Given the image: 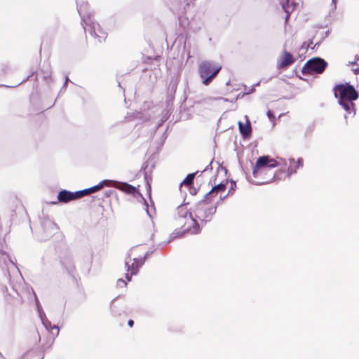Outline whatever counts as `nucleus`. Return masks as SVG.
<instances>
[{
  "label": "nucleus",
  "mask_w": 359,
  "mask_h": 359,
  "mask_svg": "<svg viewBox=\"0 0 359 359\" xmlns=\"http://www.w3.org/2000/svg\"><path fill=\"white\" fill-rule=\"evenodd\" d=\"M215 212V206L208 205L202 201L196 206L194 210L195 217H193L191 213H189V217H187L188 210L187 208L183 205L179 206L177 208L179 217L181 219L183 218L186 219V220L189 222V225L187 226L184 224L183 226V230L181 234L177 232L173 233L172 235H175V237L177 235L181 236L185 233H189L191 234L198 233L199 232V226L196 219L201 222H206L209 219V217L212 215Z\"/></svg>",
  "instance_id": "nucleus-1"
},
{
  "label": "nucleus",
  "mask_w": 359,
  "mask_h": 359,
  "mask_svg": "<svg viewBox=\"0 0 359 359\" xmlns=\"http://www.w3.org/2000/svg\"><path fill=\"white\" fill-rule=\"evenodd\" d=\"M78 12L82 20V25L86 32H88L91 36L98 39L99 41L104 39L107 33L100 27V25L95 22L89 13V7L87 3H82L77 7Z\"/></svg>",
  "instance_id": "nucleus-2"
},
{
  "label": "nucleus",
  "mask_w": 359,
  "mask_h": 359,
  "mask_svg": "<svg viewBox=\"0 0 359 359\" xmlns=\"http://www.w3.org/2000/svg\"><path fill=\"white\" fill-rule=\"evenodd\" d=\"M334 95L339 98V104L349 114H355L353 100L358 97V94L353 86L341 84L334 88Z\"/></svg>",
  "instance_id": "nucleus-3"
},
{
  "label": "nucleus",
  "mask_w": 359,
  "mask_h": 359,
  "mask_svg": "<svg viewBox=\"0 0 359 359\" xmlns=\"http://www.w3.org/2000/svg\"><path fill=\"white\" fill-rule=\"evenodd\" d=\"M222 67L213 62L204 61L199 66V74L203 83L208 85L211 80L219 73Z\"/></svg>",
  "instance_id": "nucleus-4"
},
{
  "label": "nucleus",
  "mask_w": 359,
  "mask_h": 359,
  "mask_svg": "<svg viewBox=\"0 0 359 359\" xmlns=\"http://www.w3.org/2000/svg\"><path fill=\"white\" fill-rule=\"evenodd\" d=\"M280 165L279 163L274 158L269 156H263L259 157L255 168L252 170V174L255 177H258L262 174L264 173L267 168H273Z\"/></svg>",
  "instance_id": "nucleus-5"
},
{
  "label": "nucleus",
  "mask_w": 359,
  "mask_h": 359,
  "mask_svg": "<svg viewBox=\"0 0 359 359\" xmlns=\"http://www.w3.org/2000/svg\"><path fill=\"white\" fill-rule=\"evenodd\" d=\"M327 65L326 62L320 57L309 60L304 66V74H321Z\"/></svg>",
  "instance_id": "nucleus-6"
},
{
  "label": "nucleus",
  "mask_w": 359,
  "mask_h": 359,
  "mask_svg": "<svg viewBox=\"0 0 359 359\" xmlns=\"http://www.w3.org/2000/svg\"><path fill=\"white\" fill-rule=\"evenodd\" d=\"M134 250H131L128 253V257L125 260V267L128 271H130V275H136L139 271V269L144 264L146 257L148 255V252H146L144 257L133 258V263L130 264L131 262V256L133 255Z\"/></svg>",
  "instance_id": "nucleus-7"
},
{
  "label": "nucleus",
  "mask_w": 359,
  "mask_h": 359,
  "mask_svg": "<svg viewBox=\"0 0 359 359\" xmlns=\"http://www.w3.org/2000/svg\"><path fill=\"white\" fill-rule=\"evenodd\" d=\"M81 192H72L66 189L60 191L57 195V201L53 202V204H57V202L67 203L72 201L81 198Z\"/></svg>",
  "instance_id": "nucleus-8"
},
{
  "label": "nucleus",
  "mask_w": 359,
  "mask_h": 359,
  "mask_svg": "<svg viewBox=\"0 0 359 359\" xmlns=\"http://www.w3.org/2000/svg\"><path fill=\"white\" fill-rule=\"evenodd\" d=\"M294 59L292 55L286 50H283L278 62V67L279 68H285L294 63Z\"/></svg>",
  "instance_id": "nucleus-9"
},
{
  "label": "nucleus",
  "mask_w": 359,
  "mask_h": 359,
  "mask_svg": "<svg viewBox=\"0 0 359 359\" xmlns=\"http://www.w3.org/2000/svg\"><path fill=\"white\" fill-rule=\"evenodd\" d=\"M245 121H246L245 124L241 121H238V128H239V130H240V133L242 135V136L244 138H246L250 136L251 131H252V128H251L250 122L248 116H245Z\"/></svg>",
  "instance_id": "nucleus-10"
},
{
  "label": "nucleus",
  "mask_w": 359,
  "mask_h": 359,
  "mask_svg": "<svg viewBox=\"0 0 359 359\" xmlns=\"http://www.w3.org/2000/svg\"><path fill=\"white\" fill-rule=\"evenodd\" d=\"M281 4L283 9L287 13V15L285 17V22H287L289 18L290 14L294 9V4L293 3L290 4L289 0H283Z\"/></svg>",
  "instance_id": "nucleus-11"
},
{
  "label": "nucleus",
  "mask_w": 359,
  "mask_h": 359,
  "mask_svg": "<svg viewBox=\"0 0 359 359\" xmlns=\"http://www.w3.org/2000/svg\"><path fill=\"white\" fill-rule=\"evenodd\" d=\"M39 312V316L41 318V320L42 323L44 325V327L47 330H56V334H58V333H59V328H58V327L56 326V325L52 326L49 320H48L46 318V317L44 316V313H41L40 312V311Z\"/></svg>",
  "instance_id": "nucleus-12"
},
{
  "label": "nucleus",
  "mask_w": 359,
  "mask_h": 359,
  "mask_svg": "<svg viewBox=\"0 0 359 359\" xmlns=\"http://www.w3.org/2000/svg\"><path fill=\"white\" fill-rule=\"evenodd\" d=\"M114 186L118 187L127 194H134L136 192V188L127 183H122L119 187H116V185Z\"/></svg>",
  "instance_id": "nucleus-13"
},
{
  "label": "nucleus",
  "mask_w": 359,
  "mask_h": 359,
  "mask_svg": "<svg viewBox=\"0 0 359 359\" xmlns=\"http://www.w3.org/2000/svg\"><path fill=\"white\" fill-rule=\"evenodd\" d=\"M226 188V185L224 183H220L216 186H215L214 187H212V189H211L210 191H209L206 195H205V198H208L209 196H211L212 194H213L215 192H219V191H224Z\"/></svg>",
  "instance_id": "nucleus-14"
},
{
  "label": "nucleus",
  "mask_w": 359,
  "mask_h": 359,
  "mask_svg": "<svg viewBox=\"0 0 359 359\" xmlns=\"http://www.w3.org/2000/svg\"><path fill=\"white\" fill-rule=\"evenodd\" d=\"M111 183H116V182L104 180L101 181L97 185L94 186L93 188L94 190L97 191L103 188L104 186H110Z\"/></svg>",
  "instance_id": "nucleus-15"
},
{
  "label": "nucleus",
  "mask_w": 359,
  "mask_h": 359,
  "mask_svg": "<svg viewBox=\"0 0 359 359\" xmlns=\"http://www.w3.org/2000/svg\"><path fill=\"white\" fill-rule=\"evenodd\" d=\"M195 177L194 173L189 174L187 177L182 182V184H184L186 185H190L193 183L194 179Z\"/></svg>",
  "instance_id": "nucleus-16"
},
{
  "label": "nucleus",
  "mask_w": 359,
  "mask_h": 359,
  "mask_svg": "<svg viewBox=\"0 0 359 359\" xmlns=\"http://www.w3.org/2000/svg\"><path fill=\"white\" fill-rule=\"evenodd\" d=\"M79 192H81V197H83V196H84L86 195H88L89 194L95 192V191L94 190V188L93 187H90V188H88V189H83V190H81V191H79Z\"/></svg>",
  "instance_id": "nucleus-17"
},
{
  "label": "nucleus",
  "mask_w": 359,
  "mask_h": 359,
  "mask_svg": "<svg viewBox=\"0 0 359 359\" xmlns=\"http://www.w3.org/2000/svg\"><path fill=\"white\" fill-rule=\"evenodd\" d=\"M297 166L293 167V168L292 167L288 168V169H287L288 175H290L292 174L295 173L297 171Z\"/></svg>",
  "instance_id": "nucleus-18"
},
{
  "label": "nucleus",
  "mask_w": 359,
  "mask_h": 359,
  "mask_svg": "<svg viewBox=\"0 0 359 359\" xmlns=\"http://www.w3.org/2000/svg\"><path fill=\"white\" fill-rule=\"evenodd\" d=\"M117 285L118 287H126L127 283L125 282V280H123V279H118L117 280Z\"/></svg>",
  "instance_id": "nucleus-19"
},
{
  "label": "nucleus",
  "mask_w": 359,
  "mask_h": 359,
  "mask_svg": "<svg viewBox=\"0 0 359 359\" xmlns=\"http://www.w3.org/2000/svg\"><path fill=\"white\" fill-rule=\"evenodd\" d=\"M296 166L297 168L303 167V160L302 158H299L296 163Z\"/></svg>",
  "instance_id": "nucleus-20"
},
{
  "label": "nucleus",
  "mask_w": 359,
  "mask_h": 359,
  "mask_svg": "<svg viewBox=\"0 0 359 359\" xmlns=\"http://www.w3.org/2000/svg\"><path fill=\"white\" fill-rule=\"evenodd\" d=\"M47 225H48V226L51 228L53 231L56 230V229H57L56 225L52 222H48L47 223Z\"/></svg>",
  "instance_id": "nucleus-21"
},
{
  "label": "nucleus",
  "mask_w": 359,
  "mask_h": 359,
  "mask_svg": "<svg viewBox=\"0 0 359 359\" xmlns=\"http://www.w3.org/2000/svg\"><path fill=\"white\" fill-rule=\"evenodd\" d=\"M266 115L268 116V118L270 119V120H273L274 119L275 116H273L272 111L271 110H269L267 112H266Z\"/></svg>",
  "instance_id": "nucleus-22"
},
{
  "label": "nucleus",
  "mask_w": 359,
  "mask_h": 359,
  "mask_svg": "<svg viewBox=\"0 0 359 359\" xmlns=\"http://www.w3.org/2000/svg\"><path fill=\"white\" fill-rule=\"evenodd\" d=\"M126 278L128 280V281H130L131 280V276L129 275V273H126Z\"/></svg>",
  "instance_id": "nucleus-23"
},
{
  "label": "nucleus",
  "mask_w": 359,
  "mask_h": 359,
  "mask_svg": "<svg viewBox=\"0 0 359 359\" xmlns=\"http://www.w3.org/2000/svg\"><path fill=\"white\" fill-rule=\"evenodd\" d=\"M133 320H129L128 322V324L130 327H132L133 325Z\"/></svg>",
  "instance_id": "nucleus-24"
},
{
  "label": "nucleus",
  "mask_w": 359,
  "mask_h": 359,
  "mask_svg": "<svg viewBox=\"0 0 359 359\" xmlns=\"http://www.w3.org/2000/svg\"><path fill=\"white\" fill-rule=\"evenodd\" d=\"M332 4L334 5V9H336V8H337V4H336L337 0H332Z\"/></svg>",
  "instance_id": "nucleus-25"
},
{
  "label": "nucleus",
  "mask_w": 359,
  "mask_h": 359,
  "mask_svg": "<svg viewBox=\"0 0 359 359\" xmlns=\"http://www.w3.org/2000/svg\"><path fill=\"white\" fill-rule=\"evenodd\" d=\"M289 161H290V164L294 163V158H290Z\"/></svg>",
  "instance_id": "nucleus-26"
},
{
  "label": "nucleus",
  "mask_w": 359,
  "mask_h": 359,
  "mask_svg": "<svg viewBox=\"0 0 359 359\" xmlns=\"http://www.w3.org/2000/svg\"><path fill=\"white\" fill-rule=\"evenodd\" d=\"M280 161H281V162L283 163V164L284 165H286V164H287V163H286L285 160L280 159Z\"/></svg>",
  "instance_id": "nucleus-27"
},
{
  "label": "nucleus",
  "mask_w": 359,
  "mask_h": 359,
  "mask_svg": "<svg viewBox=\"0 0 359 359\" xmlns=\"http://www.w3.org/2000/svg\"><path fill=\"white\" fill-rule=\"evenodd\" d=\"M269 182H271V180H268V181H264V182H259V184H265V183H268Z\"/></svg>",
  "instance_id": "nucleus-28"
},
{
  "label": "nucleus",
  "mask_w": 359,
  "mask_h": 359,
  "mask_svg": "<svg viewBox=\"0 0 359 359\" xmlns=\"http://www.w3.org/2000/svg\"><path fill=\"white\" fill-rule=\"evenodd\" d=\"M67 80H68V79L67 78V79H66V81H65V85H64V86L67 85Z\"/></svg>",
  "instance_id": "nucleus-29"
}]
</instances>
